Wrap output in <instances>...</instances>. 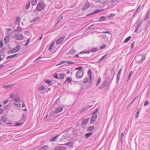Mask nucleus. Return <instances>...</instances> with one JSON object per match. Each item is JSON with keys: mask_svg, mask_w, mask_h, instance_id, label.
Instances as JSON below:
<instances>
[{"mask_svg": "<svg viewBox=\"0 0 150 150\" xmlns=\"http://www.w3.org/2000/svg\"><path fill=\"white\" fill-rule=\"evenodd\" d=\"M13 100L15 102L13 103V105H15L18 108H20L21 106L20 99L18 97H15L13 99Z\"/></svg>", "mask_w": 150, "mask_h": 150, "instance_id": "f257e3e1", "label": "nucleus"}, {"mask_svg": "<svg viewBox=\"0 0 150 150\" xmlns=\"http://www.w3.org/2000/svg\"><path fill=\"white\" fill-rule=\"evenodd\" d=\"M15 38L18 40H21L24 38V36L22 34L18 33H16L14 35Z\"/></svg>", "mask_w": 150, "mask_h": 150, "instance_id": "f03ea898", "label": "nucleus"}, {"mask_svg": "<svg viewBox=\"0 0 150 150\" xmlns=\"http://www.w3.org/2000/svg\"><path fill=\"white\" fill-rule=\"evenodd\" d=\"M44 5L42 2L38 3L36 7L37 10L38 11H41L44 8Z\"/></svg>", "mask_w": 150, "mask_h": 150, "instance_id": "7ed1b4c3", "label": "nucleus"}, {"mask_svg": "<svg viewBox=\"0 0 150 150\" xmlns=\"http://www.w3.org/2000/svg\"><path fill=\"white\" fill-rule=\"evenodd\" d=\"M83 75V71H78L76 74V79H79L82 78Z\"/></svg>", "mask_w": 150, "mask_h": 150, "instance_id": "20e7f679", "label": "nucleus"}, {"mask_svg": "<svg viewBox=\"0 0 150 150\" xmlns=\"http://www.w3.org/2000/svg\"><path fill=\"white\" fill-rule=\"evenodd\" d=\"M20 48L21 47L19 45H17L15 48L11 50L10 52L11 53H13L19 51Z\"/></svg>", "mask_w": 150, "mask_h": 150, "instance_id": "39448f33", "label": "nucleus"}, {"mask_svg": "<svg viewBox=\"0 0 150 150\" xmlns=\"http://www.w3.org/2000/svg\"><path fill=\"white\" fill-rule=\"evenodd\" d=\"M90 4L89 2H86L82 7L81 10L83 11H84L88 8L90 7Z\"/></svg>", "mask_w": 150, "mask_h": 150, "instance_id": "423d86ee", "label": "nucleus"}, {"mask_svg": "<svg viewBox=\"0 0 150 150\" xmlns=\"http://www.w3.org/2000/svg\"><path fill=\"white\" fill-rule=\"evenodd\" d=\"M97 115H93V116L90 119V124H92L93 123L95 122L97 119Z\"/></svg>", "mask_w": 150, "mask_h": 150, "instance_id": "0eeeda50", "label": "nucleus"}, {"mask_svg": "<svg viewBox=\"0 0 150 150\" xmlns=\"http://www.w3.org/2000/svg\"><path fill=\"white\" fill-rule=\"evenodd\" d=\"M66 35H63L62 36L59 38L57 41L56 44H61L65 38Z\"/></svg>", "mask_w": 150, "mask_h": 150, "instance_id": "6e6552de", "label": "nucleus"}, {"mask_svg": "<svg viewBox=\"0 0 150 150\" xmlns=\"http://www.w3.org/2000/svg\"><path fill=\"white\" fill-rule=\"evenodd\" d=\"M10 34L8 32H7L6 33V36L4 38V40L6 43H8L10 39Z\"/></svg>", "mask_w": 150, "mask_h": 150, "instance_id": "1a4fd4ad", "label": "nucleus"}, {"mask_svg": "<svg viewBox=\"0 0 150 150\" xmlns=\"http://www.w3.org/2000/svg\"><path fill=\"white\" fill-rule=\"evenodd\" d=\"M66 63L68 64H74V62L70 61H64L60 62L59 63L57 64L56 66H58L60 64H65Z\"/></svg>", "mask_w": 150, "mask_h": 150, "instance_id": "9d476101", "label": "nucleus"}, {"mask_svg": "<svg viewBox=\"0 0 150 150\" xmlns=\"http://www.w3.org/2000/svg\"><path fill=\"white\" fill-rule=\"evenodd\" d=\"M14 83H13V84H10L7 85H3V87L6 89H8L10 88H12V87H13L14 85Z\"/></svg>", "mask_w": 150, "mask_h": 150, "instance_id": "9b49d317", "label": "nucleus"}, {"mask_svg": "<svg viewBox=\"0 0 150 150\" xmlns=\"http://www.w3.org/2000/svg\"><path fill=\"white\" fill-rule=\"evenodd\" d=\"M90 53V51H86V52H84V51H81L79 52V54H76L75 56V57H79V58H81L82 57L81 56H79V55L80 54H82L84 53Z\"/></svg>", "mask_w": 150, "mask_h": 150, "instance_id": "f8f14e48", "label": "nucleus"}, {"mask_svg": "<svg viewBox=\"0 0 150 150\" xmlns=\"http://www.w3.org/2000/svg\"><path fill=\"white\" fill-rule=\"evenodd\" d=\"M63 109V108L62 107H59L57 108L55 111V113H58L61 112Z\"/></svg>", "mask_w": 150, "mask_h": 150, "instance_id": "ddd939ff", "label": "nucleus"}, {"mask_svg": "<svg viewBox=\"0 0 150 150\" xmlns=\"http://www.w3.org/2000/svg\"><path fill=\"white\" fill-rule=\"evenodd\" d=\"M48 146L47 145H45L39 148L38 150H47L48 149Z\"/></svg>", "mask_w": 150, "mask_h": 150, "instance_id": "4468645a", "label": "nucleus"}, {"mask_svg": "<svg viewBox=\"0 0 150 150\" xmlns=\"http://www.w3.org/2000/svg\"><path fill=\"white\" fill-rule=\"evenodd\" d=\"M89 118L88 117L86 119H84L82 122V125H85L87 124L89 121Z\"/></svg>", "mask_w": 150, "mask_h": 150, "instance_id": "2eb2a0df", "label": "nucleus"}, {"mask_svg": "<svg viewBox=\"0 0 150 150\" xmlns=\"http://www.w3.org/2000/svg\"><path fill=\"white\" fill-rule=\"evenodd\" d=\"M101 11V10H96L94 11L93 13L88 14L87 15V16H90L91 15H93V14H95V13H98Z\"/></svg>", "mask_w": 150, "mask_h": 150, "instance_id": "dca6fc26", "label": "nucleus"}, {"mask_svg": "<svg viewBox=\"0 0 150 150\" xmlns=\"http://www.w3.org/2000/svg\"><path fill=\"white\" fill-rule=\"evenodd\" d=\"M21 21V19L19 17H17L16 18V21L15 22V24H19Z\"/></svg>", "mask_w": 150, "mask_h": 150, "instance_id": "f3484780", "label": "nucleus"}, {"mask_svg": "<svg viewBox=\"0 0 150 150\" xmlns=\"http://www.w3.org/2000/svg\"><path fill=\"white\" fill-rule=\"evenodd\" d=\"M23 31L22 28H21L19 24L18 26L17 27L16 29L15 30L16 32H21Z\"/></svg>", "mask_w": 150, "mask_h": 150, "instance_id": "a211bd4d", "label": "nucleus"}, {"mask_svg": "<svg viewBox=\"0 0 150 150\" xmlns=\"http://www.w3.org/2000/svg\"><path fill=\"white\" fill-rule=\"evenodd\" d=\"M115 68L114 67L111 69L110 71V73L111 74H113L112 79H113L114 76V75L115 74Z\"/></svg>", "mask_w": 150, "mask_h": 150, "instance_id": "6ab92c4d", "label": "nucleus"}, {"mask_svg": "<svg viewBox=\"0 0 150 150\" xmlns=\"http://www.w3.org/2000/svg\"><path fill=\"white\" fill-rule=\"evenodd\" d=\"M59 135H58L54 137L51 139H50V141L53 142L56 141L58 137L59 136Z\"/></svg>", "mask_w": 150, "mask_h": 150, "instance_id": "aec40b11", "label": "nucleus"}, {"mask_svg": "<svg viewBox=\"0 0 150 150\" xmlns=\"http://www.w3.org/2000/svg\"><path fill=\"white\" fill-rule=\"evenodd\" d=\"M93 134V132H92L86 133L85 135L86 138V139H88L89 137H91Z\"/></svg>", "mask_w": 150, "mask_h": 150, "instance_id": "412c9836", "label": "nucleus"}, {"mask_svg": "<svg viewBox=\"0 0 150 150\" xmlns=\"http://www.w3.org/2000/svg\"><path fill=\"white\" fill-rule=\"evenodd\" d=\"M18 54H13V55H11V56H8V57H6V59H8L11 58L15 57L16 56H18Z\"/></svg>", "mask_w": 150, "mask_h": 150, "instance_id": "4be33fe9", "label": "nucleus"}, {"mask_svg": "<svg viewBox=\"0 0 150 150\" xmlns=\"http://www.w3.org/2000/svg\"><path fill=\"white\" fill-rule=\"evenodd\" d=\"M88 75L89 77L90 78V80H91L92 79V74L91 72V71L90 69H89L88 71Z\"/></svg>", "mask_w": 150, "mask_h": 150, "instance_id": "5701e85b", "label": "nucleus"}, {"mask_svg": "<svg viewBox=\"0 0 150 150\" xmlns=\"http://www.w3.org/2000/svg\"><path fill=\"white\" fill-rule=\"evenodd\" d=\"M91 107V106L89 107L87 106L86 107L83 108L81 111V112H82L86 111V110H87L88 108H90Z\"/></svg>", "mask_w": 150, "mask_h": 150, "instance_id": "b1692460", "label": "nucleus"}, {"mask_svg": "<svg viewBox=\"0 0 150 150\" xmlns=\"http://www.w3.org/2000/svg\"><path fill=\"white\" fill-rule=\"evenodd\" d=\"M26 119V115L25 114H23L22 115V118L21 121L24 123V121Z\"/></svg>", "mask_w": 150, "mask_h": 150, "instance_id": "393cba45", "label": "nucleus"}, {"mask_svg": "<svg viewBox=\"0 0 150 150\" xmlns=\"http://www.w3.org/2000/svg\"><path fill=\"white\" fill-rule=\"evenodd\" d=\"M73 144V143L72 142H69L64 144V145L67 146L69 147H71Z\"/></svg>", "mask_w": 150, "mask_h": 150, "instance_id": "a878e982", "label": "nucleus"}, {"mask_svg": "<svg viewBox=\"0 0 150 150\" xmlns=\"http://www.w3.org/2000/svg\"><path fill=\"white\" fill-rule=\"evenodd\" d=\"M45 82L50 86L52 85V81L50 80H46Z\"/></svg>", "mask_w": 150, "mask_h": 150, "instance_id": "bb28decb", "label": "nucleus"}, {"mask_svg": "<svg viewBox=\"0 0 150 150\" xmlns=\"http://www.w3.org/2000/svg\"><path fill=\"white\" fill-rule=\"evenodd\" d=\"M65 74L64 73H62L60 74L59 75V78L60 79H63L65 77Z\"/></svg>", "mask_w": 150, "mask_h": 150, "instance_id": "cd10ccee", "label": "nucleus"}, {"mask_svg": "<svg viewBox=\"0 0 150 150\" xmlns=\"http://www.w3.org/2000/svg\"><path fill=\"white\" fill-rule=\"evenodd\" d=\"M95 128V127L93 126H90L87 129V130L88 131H91L93 130Z\"/></svg>", "mask_w": 150, "mask_h": 150, "instance_id": "c85d7f7f", "label": "nucleus"}, {"mask_svg": "<svg viewBox=\"0 0 150 150\" xmlns=\"http://www.w3.org/2000/svg\"><path fill=\"white\" fill-rule=\"evenodd\" d=\"M106 17L104 16H102L100 17V19L98 21L99 22H101L102 21H105L106 20Z\"/></svg>", "mask_w": 150, "mask_h": 150, "instance_id": "c756f323", "label": "nucleus"}, {"mask_svg": "<svg viewBox=\"0 0 150 150\" xmlns=\"http://www.w3.org/2000/svg\"><path fill=\"white\" fill-rule=\"evenodd\" d=\"M37 1L36 0H32L31 2V4L32 6H34L37 4Z\"/></svg>", "mask_w": 150, "mask_h": 150, "instance_id": "7c9ffc66", "label": "nucleus"}, {"mask_svg": "<svg viewBox=\"0 0 150 150\" xmlns=\"http://www.w3.org/2000/svg\"><path fill=\"white\" fill-rule=\"evenodd\" d=\"M101 81V78L100 77H99L98 79L97 82L96 84V86H98L99 85Z\"/></svg>", "mask_w": 150, "mask_h": 150, "instance_id": "2f4dec72", "label": "nucleus"}, {"mask_svg": "<svg viewBox=\"0 0 150 150\" xmlns=\"http://www.w3.org/2000/svg\"><path fill=\"white\" fill-rule=\"evenodd\" d=\"M58 147H59V150H66L67 149V147L64 146H60Z\"/></svg>", "mask_w": 150, "mask_h": 150, "instance_id": "473e14b6", "label": "nucleus"}, {"mask_svg": "<svg viewBox=\"0 0 150 150\" xmlns=\"http://www.w3.org/2000/svg\"><path fill=\"white\" fill-rule=\"evenodd\" d=\"M75 53V50L74 49H71L69 51V53L71 54H74Z\"/></svg>", "mask_w": 150, "mask_h": 150, "instance_id": "72a5a7b5", "label": "nucleus"}, {"mask_svg": "<svg viewBox=\"0 0 150 150\" xmlns=\"http://www.w3.org/2000/svg\"><path fill=\"white\" fill-rule=\"evenodd\" d=\"M98 50V49L97 48H93L91 50V52H94L97 51Z\"/></svg>", "mask_w": 150, "mask_h": 150, "instance_id": "f704fd0d", "label": "nucleus"}, {"mask_svg": "<svg viewBox=\"0 0 150 150\" xmlns=\"http://www.w3.org/2000/svg\"><path fill=\"white\" fill-rule=\"evenodd\" d=\"M149 12H148L147 13L146 16L144 18V21H146L149 18Z\"/></svg>", "mask_w": 150, "mask_h": 150, "instance_id": "c9c22d12", "label": "nucleus"}, {"mask_svg": "<svg viewBox=\"0 0 150 150\" xmlns=\"http://www.w3.org/2000/svg\"><path fill=\"white\" fill-rule=\"evenodd\" d=\"M40 18V17H35L34 19L32 20L31 23H33V22L37 20H39Z\"/></svg>", "mask_w": 150, "mask_h": 150, "instance_id": "e433bc0d", "label": "nucleus"}, {"mask_svg": "<svg viewBox=\"0 0 150 150\" xmlns=\"http://www.w3.org/2000/svg\"><path fill=\"white\" fill-rule=\"evenodd\" d=\"M72 79L71 78L68 77L67 78L66 81H67L69 83H70Z\"/></svg>", "mask_w": 150, "mask_h": 150, "instance_id": "4c0bfd02", "label": "nucleus"}, {"mask_svg": "<svg viewBox=\"0 0 150 150\" xmlns=\"http://www.w3.org/2000/svg\"><path fill=\"white\" fill-rule=\"evenodd\" d=\"M131 36H129L127 38L124 40V42H127L131 38Z\"/></svg>", "mask_w": 150, "mask_h": 150, "instance_id": "58836bf2", "label": "nucleus"}, {"mask_svg": "<svg viewBox=\"0 0 150 150\" xmlns=\"http://www.w3.org/2000/svg\"><path fill=\"white\" fill-rule=\"evenodd\" d=\"M30 2H29L25 6V8L27 9H28L30 7Z\"/></svg>", "mask_w": 150, "mask_h": 150, "instance_id": "ea45409f", "label": "nucleus"}, {"mask_svg": "<svg viewBox=\"0 0 150 150\" xmlns=\"http://www.w3.org/2000/svg\"><path fill=\"white\" fill-rule=\"evenodd\" d=\"M54 45V42H53L52 43L51 45L50 46L49 50H51V49H53V47Z\"/></svg>", "mask_w": 150, "mask_h": 150, "instance_id": "a19ab883", "label": "nucleus"}, {"mask_svg": "<svg viewBox=\"0 0 150 150\" xmlns=\"http://www.w3.org/2000/svg\"><path fill=\"white\" fill-rule=\"evenodd\" d=\"M120 76L117 75L116 81L117 83H118L120 79Z\"/></svg>", "mask_w": 150, "mask_h": 150, "instance_id": "79ce46f5", "label": "nucleus"}, {"mask_svg": "<svg viewBox=\"0 0 150 150\" xmlns=\"http://www.w3.org/2000/svg\"><path fill=\"white\" fill-rule=\"evenodd\" d=\"M45 88V87L43 86L42 85L39 87V89L40 90L42 91L44 90Z\"/></svg>", "mask_w": 150, "mask_h": 150, "instance_id": "37998d69", "label": "nucleus"}, {"mask_svg": "<svg viewBox=\"0 0 150 150\" xmlns=\"http://www.w3.org/2000/svg\"><path fill=\"white\" fill-rule=\"evenodd\" d=\"M88 80V78H86L83 80V83H87Z\"/></svg>", "mask_w": 150, "mask_h": 150, "instance_id": "c03bdc74", "label": "nucleus"}, {"mask_svg": "<svg viewBox=\"0 0 150 150\" xmlns=\"http://www.w3.org/2000/svg\"><path fill=\"white\" fill-rule=\"evenodd\" d=\"M133 74V72H132V71H131L129 73V74L128 77V79H130L131 76Z\"/></svg>", "mask_w": 150, "mask_h": 150, "instance_id": "a18cd8bd", "label": "nucleus"}, {"mask_svg": "<svg viewBox=\"0 0 150 150\" xmlns=\"http://www.w3.org/2000/svg\"><path fill=\"white\" fill-rule=\"evenodd\" d=\"M63 16H62L59 18L58 21H57V24L59 23L62 20L63 18Z\"/></svg>", "mask_w": 150, "mask_h": 150, "instance_id": "49530a36", "label": "nucleus"}, {"mask_svg": "<svg viewBox=\"0 0 150 150\" xmlns=\"http://www.w3.org/2000/svg\"><path fill=\"white\" fill-rule=\"evenodd\" d=\"M83 67L82 66H80L76 69V70H79V71H82L83 69Z\"/></svg>", "mask_w": 150, "mask_h": 150, "instance_id": "de8ad7c7", "label": "nucleus"}, {"mask_svg": "<svg viewBox=\"0 0 150 150\" xmlns=\"http://www.w3.org/2000/svg\"><path fill=\"white\" fill-rule=\"evenodd\" d=\"M98 108H96L94 112L92 113V115H96L95 114L98 112Z\"/></svg>", "mask_w": 150, "mask_h": 150, "instance_id": "09e8293b", "label": "nucleus"}, {"mask_svg": "<svg viewBox=\"0 0 150 150\" xmlns=\"http://www.w3.org/2000/svg\"><path fill=\"white\" fill-rule=\"evenodd\" d=\"M106 47V45H105L103 44L102 45H101L100 46V50H102L105 47Z\"/></svg>", "mask_w": 150, "mask_h": 150, "instance_id": "8fccbe9b", "label": "nucleus"}, {"mask_svg": "<svg viewBox=\"0 0 150 150\" xmlns=\"http://www.w3.org/2000/svg\"><path fill=\"white\" fill-rule=\"evenodd\" d=\"M145 57L144 55H142V57L140 60L139 61V62H140L141 61H142L144 60L145 59Z\"/></svg>", "mask_w": 150, "mask_h": 150, "instance_id": "3c124183", "label": "nucleus"}, {"mask_svg": "<svg viewBox=\"0 0 150 150\" xmlns=\"http://www.w3.org/2000/svg\"><path fill=\"white\" fill-rule=\"evenodd\" d=\"M122 71V69L121 68L120 69L119 71H118V72L117 73V75L120 76V74H121Z\"/></svg>", "mask_w": 150, "mask_h": 150, "instance_id": "603ef678", "label": "nucleus"}, {"mask_svg": "<svg viewBox=\"0 0 150 150\" xmlns=\"http://www.w3.org/2000/svg\"><path fill=\"white\" fill-rule=\"evenodd\" d=\"M149 104V102L147 100H146L145 101V102L144 103V106H146L148 105Z\"/></svg>", "mask_w": 150, "mask_h": 150, "instance_id": "864d4df0", "label": "nucleus"}, {"mask_svg": "<svg viewBox=\"0 0 150 150\" xmlns=\"http://www.w3.org/2000/svg\"><path fill=\"white\" fill-rule=\"evenodd\" d=\"M139 111H138L137 112V114L135 117V118L136 119L138 117V116H139Z\"/></svg>", "mask_w": 150, "mask_h": 150, "instance_id": "5fc2aeb1", "label": "nucleus"}, {"mask_svg": "<svg viewBox=\"0 0 150 150\" xmlns=\"http://www.w3.org/2000/svg\"><path fill=\"white\" fill-rule=\"evenodd\" d=\"M53 77L56 79H59V77L58 76V74H55L54 76Z\"/></svg>", "mask_w": 150, "mask_h": 150, "instance_id": "6e6d98bb", "label": "nucleus"}, {"mask_svg": "<svg viewBox=\"0 0 150 150\" xmlns=\"http://www.w3.org/2000/svg\"><path fill=\"white\" fill-rule=\"evenodd\" d=\"M30 38L28 39V40L27 41L25 45V46H27V45H28L29 44V41H30Z\"/></svg>", "mask_w": 150, "mask_h": 150, "instance_id": "4d7b16f0", "label": "nucleus"}, {"mask_svg": "<svg viewBox=\"0 0 150 150\" xmlns=\"http://www.w3.org/2000/svg\"><path fill=\"white\" fill-rule=\"evenodd\" d=\"M114 14L111 13L108 16V17L109 18H112L114 17Z\"/></svg>", "mask_w": 150, "mask_h": 150, "instance_id": "13d9d810", "label": "nucleus"}, {"mask_svg": "<svg viewBox=\"0 0 150 150\" xmlns=\"http://www.w3.org/2000/svg\"><path fill=\"white\" fill-rule=\"evenodd\" d=\"M23 123V122H22L20 123H17L16 124V126H20L22 125Z\"/></svg>", "mask_w": 150, "mask_h": 150, "instance_id": "bf43d9fd", "label": "nucleus"}, {"mask_svg": "<svg viewBox=\"0 0 150 150\" xmlns=\"http://www.w3.org/2000/svg\"><path fill=\"white\" fill-rule=\"evenodd\" d=\"M9 101V100H5L3 102V104L6 105L7 104Z\"/></svg>", "mask_w": 150, "mask_h": 150, "instance_id": "052dcab7", "label": "nucleus"}, {"mask_svg": "<svg viewBox=\"0 0 150 150\" xmlns=\"http://www.w3.org/2000/svg\"><path fill=\"white\" fill-rule=\"evenodd\" d=\"M138 9H137L135 12L133 13V16L134 17H135V16L136 14L138 12Z\"/></svg>", "mask_w": 150, "mask_h": 150, "instance_id": "680f3d73", "label": "nucleus"}, {"mask_svg": "<svg viewBox=\"0 0 150 150\" xmlns=\"http://www.w3.org/2000/svg\"><path fill=\"white\" fill-rule=\"evenodd\" d=\"M134 42H133L131 44V49H132V48H133L134 47Z\"/></svg>", "mask_w": 150, "mask_h": 150, "instance_id": "e2e57ef3", "label": "nucleus"}, {"mask_svg": "<svg viewBox=\"0 0 150 150\" xmlns=\"http://www.w3.org/2000/svg\"><path fill=\"white\" fill-rule=\"evenodd\" d=\"M137 98V97H135L134 99L133 100H132V101L131 102V103L130 104V105H129L128 107H129V106L131 105V104H132V103Z\"/></svg>", "mask_w": 150, "mask_h": 150, "instance_id": "0e129e2a", "label": "nucleus"}, {"mask_svg": "<svg viewBox=\"0 0 150 150\" xmlns=\"http://www.w3.org/2000/svg\"><path fill=\"white\" fill-rule=\"evenodd\" d=\"M108 54H106L105 55H104L101 58L103 59H104L107 55Z\"/></svg>", "mask_w": 150, "mask_h": 150, "instance_id": "69168bd1", "label": "nucleus"}, {"mask_svg": "<svg viewBox=\"0 0 150 150\" xmlns=\"http://www.w3.org/2000/svg\"><path fill=\"white\" fill-rule=\"evenodd\" d=\"M102 85H103V86H104V87H105V86H106V81H104Z\"/></svg>", "mask_w": 150, "mask_h": 150, "instance_id": "338daca9", "label": "nucleus"}, {"mask_svg": "<svg viewBox=\"0 0 150 150\" xmlns=\"http://www.w3.org/2000/svg\"><path fill=\"white\" fill-rule=\"evenodd\" d=\"M14 96V95L13 93H11L10 95V97L11 98H13Z\"/></svg>", "mask_w": 150, "mask_h": 150, "instance_id": "774afa93", "label": "nucleus"}]
</instances>
